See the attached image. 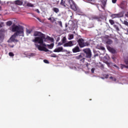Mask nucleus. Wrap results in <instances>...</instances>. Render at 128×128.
Masks as SVG:
<instances>
[{
    "mask_svg": "<svg viewBox=\"0 0 128 128\" xmlns=\"http://www.w3.org/2000/svg\"><path fill=\"white\" fill-rule=\"evenodd\" d=\"M12 32H14L11 36L10 40L13 42H18V40L16 38V36H24V28L21 25H12Z\"/></svg>",
    "mask_w": 128,
    "mask_h": 128,
    "instance_id": "nucleus-1",
    "label": "nucleus"
},
{
    "mask_svg": "<svg viewBox=\"0 0 128 128\" xmlns=\"http://www.w3.org/2000/svg\"><path fill=\"white\" fill-rule=\"evenodd\" d=\"M34 36H38L36 37L34 40H32V42L36 43L38 42L39 41L40 42H42V38H46V35L40 32L36 31L34 34Z\"/></svg>",
    "mask_w": 128,
    "mask_h": 128,
    "instance_id": "nucleus-2",
    "label": "nucleus"
},
{
    "mask_svg": "<svg viewBox=\"0 0 128 128\" xmlns=\"http://www.w3.org/2000/svg\"><path fill=\"white\" fill-rule=\"evenodd\" d=\"M77 42H78L79 46H80L81 48L88 46L90 45V44L88 42H84V40L82 38H79V40H77Z\"/></svg>",
    "mask_w": 128,
    "mask_h": 128,
    "instance_id": "nucleus-3",
    "label": "nucleus"
},
{
    "mask_svg": "<svg viewBox=\"0 0 128 128\" xmlns=\"http://www.w3.org/2000/svg\"><path fill=\"white\" fill-rule=\"evenodd\" d=\"M83 51L86 54V58H92V52L90 49H84Z\"/></svg>",
    "mask_w": 128,
    "mask_h": 128,
    "instance_id": "nucleus-4",
    "label": "nucleus"
},
{
    "mask_svg": "<svg viewBox=\"0 0 128 128\" xmlns=\"http://www.w3.org/2000/svg\"><path fill=\"white\" fill-rule=\"evenodd\" d=\"M128 4L126 1H122L120 2L119 8L123 10H125L127 8Z\"/></svg>",
    "mask_w": 128,
    "mask_h": 128,
    "instance_id": "nucleus-5",
    "label": "nucleus"
},
{
    "mask_svg": "<svg viewBox=\"0 0 128 128\" xmlns=\"http://www.w3.org/2000/svg\"><path fill=\"white\" fill-rule=\"evenodd\" d=\"M36 48L40 51H44L45 52H48L49 51L48 49H47L46 47L42 46L40 45L35 44Z\"/></svg>",
    "mask_w": 128,
    "mask_h": 128,
    "instance_id": "nucleus-6",
    "label": "nucleus"
},
{
    "mask_svg": "<svg viewBox=\"0 0 128 128\" xmlns=\"http://www.w3.org/2000/svg\"><path fill=\"white\" fill-rule=\"evenodd\" d=\"M74 41H70L64 44V47L72 46H74Z\"/></svg>",
    "mask_w": 128,
    "mask_h": 128,
    "instance_id": "nucleus-7",
    "label": "nucleus"
},
{
    "mask_svg": "<svg viewBox=\"0 0 128 128\" xmlns=\"http://www.w3.org/2000/svg\"><path fill=\"white\" fill-rule=\"evenodd\" d=\"M80 52V48L78 46H76L72 49V52L74 53H76Z\"/></svg>",
    "mask_w": 128,
    "mask_h": 128,
    "instance_id": "nucleus-8",
    "label": "nucleus"
},
{
    "mask_svg": "<svg viewBox=\"0 0 128 128\" xmlns=\"http://www.w3.org/2000/svg\"><path fill=\"white\" fill-rule=\"evenodd\" d=\"M14 4L16 6H21L22 5V2L20 0H16L14 2Z\"/></svg>",
    "mask_w": 128,
    "mask_h": 128,
    "instance_id": "nucleus-9",
    "label": "nucleus"
},
{
    "mask_svg": "<svg viewBox=\"0 0 128 128\" xmlns=\"http://www.w3.org/2000/svg\"><path fill=\"white\" fill-rule=\"evenodd\" d=\"M62 50H63L62 47H59V48L54 50V52H63Z\"/></svg>",
    "mask_w": 128,
    "mask_h": 128,
    "instance_id": "nucleus-10",
    "label": "nucleus"
},
{
    "mask_svg": "<svg viewBox=\"0 0 128 128\" xmlns=\"http://www.w3.org/2000/svg\"><path fill=\"white\" fill-rule=\"evenodd\" d=\"M84 56V54L82 53L79 54L78 56H76L75 57V58L78 60H80Z\"/></svg>",
    "mask_w": 128,
    "mask_h": 128,
    "instance_id": "nucleus-11",
    "label": "nucleus"
},
{
    "mask_svg": "<svg viewBox=\"0 0 128 128\" xmlns=\"http://www.w3.org/2000/svg\"><path fill=\"white\" fill-rule=\"evenodd\" d=\"M70 8H72L74 11H76L78 10L76 6L75 3H74L72 5L70 6Z\"/></svg>",
    "mask_w": 128,
    "mask_h": 128,
    "instance_id": "nucleus-12",
    "label": "nucleus"
},
{
    "mask_svg": "<svg viewBox=\"0 0 128 128\" xmlns=\"http://www.w3.org/2000/svg\"><path fill=\"white\" fill-rule=\"evenodd\" d=\"M107 49H108V50H109L112 54H116V50H115V49H114V48H112L110 47L107 48Z\"/></svg>",
    "mask_w": 128,
    "mask_h": 128,
    "instance_id": "nucleus-13",
    "label": "nucleus"
},
{
    "mask_svg": "<svg viewBox=\"0 0 128 128\" xmlns=\"http://www.w3.org/2000/svg\"><path fill=\"white\" fill-rule=\"evenodd\" d=\"M44 39H45V38H42V42H40V41H38V42H36V43H38V44H40V45L43 46H47V45H46V44H44Z\"/></svg>",
    "mask_w": 128,
    "mask_h": 128,
    "instance_id": "nucleus-14",
    "label": "nucleus"
},
{
    "mask_svg": "<svg viewBox=\"0 0 128 128\" xmlns=\"http://www.w3.org/2000/svg\"><path fill=\"white\" fill-rule=\"evenodd\" d=\"M116 15H117V18H122L124 17V12H120L116 14Z\"/></svg>",
    "mask_w": 128,
    "mask_h": 128,
    "instance_id": "nucleus-15",
    "label": "nucleus"
},
{
    "mask_svg": "<svg viewBox=\"0 0 128 128\" xmlns=\"http://www.w3.org/2000/svg\"><path fill=\"white\" fill-rule=\"evenodd\" d=\"M60 4L62 6H64V8H66V0H61V2L60 3Z\"/></svg>",
    "mask_w": 128,
    "mask_h": 128,
    "instance_id": "nucleus-16",
    "label": "nucleus"
},
{
    "mask_svg": "<svg viewBox=\"0 0 128 128\" xmlns=\"http://www.w3.org/2000/svg\"><path fill=\"white\" fill-rule=\"evenodd\" d=\"M52 10H53L54 12H56V14H58V13L59 12H60L59 9H58V8H52Z\"/></svg>",
    "mask_w": 128,
    "mask_h": 128,
    "instance_id": "nucleus-17",
    "label": "nucleus"
},
{
    "mask_svg": "<svg viewBox=\"0 0 128 128\" xmlns=\"http://www.w3.org/2000/svg\"><path fill=\"white\" fill-rule=\"evenodd\" d=\"M93 19L94 20H97L98 22H101L100 18L98 17L97 16H94L93 17Z\"/></svg>",
    "mask_w": 128,
    "mask_h": 128,
    "instance_id": "nucleus-18",
    "label": "nucleus"
},
{
    "mask_svg": "<svg viewBox=\"0 0 128 128\" xmlns=\"http://www.w3.org/2000/svg\"><path fill=\"white\" fill-rule=\"evenodd\" d=\"M54 44H47V46L49 49H52L54 48Z\"/></svg>",
    "mask_w": 128,
    "mask_h": 128,
    "instance_id": "nucleus-19",
    "label": "nucleus"
},
{
    "mask_svg": "<svg viewBox=\"0 0 128 128\" xmlns=\"http://www.w3.org/2000/svg\"><path fill=\"white\" fill-rule=\"evenodd\" d=\"M6 24L7 26H10L12 24V21H8L6 22Z\"/></svg>",
    "mask_w": 128,
    "mask_h": 128,
    "instance_id": "nucleus-20",
    "label": "nucleus"
},
{
    "mask_svg": "<svg viewBox=\"0 0 128 128\" xmlns=\"http://www.w3.org/2000/svg\"><path fill=\"white\" fill-rule=\"evenodd\" d=\"M84 62H85V58L83 57V58L80 60V63L81 64H84Z\"/></svg>",
    "mask_w": 128,
    "mask_h": 128,
    "instance_id": "nucleus-21",
    "label": "nucleus"
},
{
    "mask_svg": "<svg viewBox=\"0 0 128 128\" xmlns=\"http://www.w3.org/2000/svg\"><path fill=\"white\" fill-rule=\"evenodd\" d=\"M68 3L70 5V6L72 5L73 4H75L73 0H69Z\"/></svg>",
    "mask_w": 128,
    "mask_h": 128,
    "instance_id": "nucleus-22",
    "label": "nucleus"
},
{
    "mask_svg": "<svg viewBox=\"0 0 128 128\" xmlns=\"http://www.w3.org/2000/svg\"><path fill=\"white\" fill-rule=\"evenodd\" d=\"M32 32V30L31 29H26V34H30Z\"/></svg>",
    "mask_w": 128,
    "mask_h": 128,
    "instance_id": "nucleus-23",
    "label": "nucleus"
},
{
    "mask_svg": "<svg viewBox=\"0 0 128 128\" xmlns=\"http://www.w3.org/2000/svg\"><path fill=\"white\" fill-rule=\"evenodd\" d=\"M62 44H64L66 43V38L64 36L62 39Z\"/></svg>",
    "mask_w": 128,
    "mask_h": 128,
    "instance_id": "nucleus-24",
    "label": "nucleus"
},
{
    "mask_svg": "<svg viewBox=\"0 0 128 128\" xmlns=\"http://www.w3.org/2000/svg\"><path fill=\"white\" fill-rule=\"evenodd\" d=\"M106 43H107L108 44H110L112 43V41L110 39H108V40L106 42Z\"/></svg>",
    "mask_w": 128,
    "mask_h": 128,
    "instance_id": "nucleus-25",
    "label": "nucleus"
},
{
    "mask_svg": "<svg viewBox=\"0 0 128 128\" xmlns=\"http://www.w3.org/2000/svg\"><path fill=\"white\" fill-rule=\"evenodd\" d=\"M114 28H115L116 29V30L118 32L120 31L119 28L118 27V26L116 24H114Z\"/></svg>",
    "mask_w": 128,
    "mask_h": 128,
    "instance_id": "nucleus-26",
    "label": "nucleus"
},
{
    "mask_svg": "<svg viewBox=\"0 0 128 128\" xmlns=\"http://www.w3.org/2000/svg\"><path fill=\"white\" fill-rule=\"evenodd\" d=\"M27 6H28V7H30V8H33L34 5L28 2L27 4Z\"/></svg>",
    "mask_w": 128,
    "mask_h": 128,
    "instance_id": "nucleus-27",
    "label": "nucleus"
},
{
    "mask_svg": "<svg viewBox=\"0 0 128 128\" xmlns=\"http://www.w3.org/2000/svg\"><path fill=\"white\" fill-rule=\"evenodd\" d=\"M8 55L10 57H14V54L12 52H10Z\"/></svg>",
    "mask_w": 128,
    "mask_h": 128,
    "instance_id": "nucleus-28",
    "label": "nucleus"
},
{
    "mask_svg": "<svg viewBox=\"0 0 128 128\" xmlns=\"http://www.w3.org/2000/svg\"><path fill=\"white\" fill-rule=\"evenodd\" d=\"M112 18L114 19V18H118V16H117V14H112V16H111Z\"/></svg>",
    "mask_w": 128,
    "mask_h": 128,
    "instance_id": "nucleus-29",
    "label": "nucleus"
},
{
    "mask_svg": "<svg viewBox=\"0 0 128 128\" xmlns=\"http://www.w3.org/2000/svg\"><path fill=\"white\" fill-rule=\"evenodd\" d=\"M74 38V36L72 34H69L68 40H70Z\"/></svg>",
    "mask_w": 128,
    "mask_h": 128,
    "instance_id": "nucleus-30",
    "label": "nucleus"
},
{
    "mask_svg": "<svg viewBox=\"0 0 128 128\" xmlns=\"http://www.w3.org/2000/svg\"><path fill=\"white\" fill-rule=\"evenodd\" d=\"M50 56L52 57V58H57V56L55 54H52V55H50Z\"/></svg>",
    "mask_w": 128,
    "mask_h": 128,
    "instance_id": "nucleus-31",
    "label": "nucleus"
},
{
    "mask_svg": "<svg viewBox=\"0 0 128 128\" xmlns=\"http://www.w3.org/2000/svg\"><path fill=\"white\" fill-rule=\"evenodd\" d=\"M109 22L111 25H114V20H109Z\"/></svg>",
    "mask_w": 128,
    "mask_h": 128,
    "instance_id": "nucleus-32",
    "label": "nucleus"
},
{
    "mask_svg": "<svg viewBox=\"0 0 128 128\" xmlns=\"http://www.w3.org/2000/svg\"><path fill=\"white\" fill-rule=\"evenodd\" d=\"M123 24L126 25V26H128V21H126V20H124V22Z\"/></svg>",
    "mask_w": 128,
    "mask_h": 128,
    "instance_id": "nucleus-33",
    "label": "nucleus"
},
{
    "mask_svg": "<svg viewBox=\"0 0 128 128\" xmlns=\"http://www.w3.org/2000/svg\"><path fill=\"white\" fill-rule=\"evenodd\" d=\"M120 66H120L121 69H124V68L126 67V65H124V64H121Z\"/></svg>",
    "mask_w": 128,
    "mask_h": 128,
    "instance_id": "nucleus-34",
    "label": "nucleus"
},
{
    "mask_svg": "<svg viewBox=\"0 0 128 128\" xmlns=\"http://www.w3.org/2000/svg\"><path fill=\"white\" fill-rule=\"evenodd\" d=\"M99 50H105V48L104 47L102 46H100V48H98Z\"/></svg>",
    "mask_w": 128,
    "mask_h": 128,
    "instance_id": "nucleus-35",
    "label": "nucleus"
},
{
    "mask_svg": "<svg viewBox=\"0 0 128 128\" xmlns=\"http://www.w3.org/2000/svg\"><path fill=\"white\" fill-rule=\"evenodd\" d=\"M44 62L45 64H49V62L48 60H44Z\"/></svg>",
    "mask_w": 128,
    "mask_h": 128,
    "instance_id": "nucleus-36",
    "label": "nucleus"
},
{
    "mask_svg": "<svg viewBox=\"0 0 128 128\" xmlns=\"http://www.w3.org/2000/svg\"><path fill=\"white\" fill-rule=\"evenodd\" d=\"M58 24H59L61 27H62V22H61V21H58Z\"/></svg>",
    "mask_w": 128,
    "mask_h": 128,
    "instance_id": "nucleus-37",
    "label": "nucleus"
},
{
    "mask_svg": "<svg viewBox=\"0 0 128 128\" xmlns=\"http://www.w3.org/2000/svg\"><path fill=\"white\" fill-rule=\"evenodd\" d=\"M124 63L126 64H128V59L124 60Z\"/></svg>",
    "mask_w": 128,
    "mask_h": 128,
    "instance_id": "nucleus-38",
    "label": "nucleus"
},
{
    "mask_svg": "<svg viewBox=\"0 0 128 128\" xmlns=\"http://www.w3.org/2000/svg\"><path fill=\"white\" fill-rule=\"evenodd\" d=\"M94 68H92L91 70V72L92 74H94Z\"/></svg>",
    "mask_w": 128,
    "mask_h": 128,
    "instance_id": "nucleus-39",
    "label": "nucleus"
},
{
    "mask_svg": "<svg viewBox=\"0 0 128 128\" xmlns=\"http://www.w3.org/2000/svg\"><path fill=\"white\" fill-rule=\"evenodd\" d=\"M35 11L36 12H37L38 14H40V10H38V9H36V10H35Z\"/></svg>",
    "mask_w": 128,
    "mask_h": 128,
    "instance_id": "nucleus-40",
    "label": "nucleus"
},
{
    "mask_svg": "<svg viewBox=\"0 0 128 128\" xmlns=\"http://www.w3.org/2000/svg\"><path fill=\"white\" fill-rule=\"evenodd\" d=\"M117 0H112V2L114 4H115Z\"/></svg>",
    "mask_w": 128,
    "mask_h": 128,
    "instance_id": "nucleus-41",
    "label": "nucleus"
},
{
    "mask_svg": "<svg viewBox=\"0 0 128 128\" xmlns=\"http://www.w3.org/2000/svg\"><path fill=\"white\" fill-rule=\"evenodd\" d=\"M62 44V42H58V46H60L62 44Z\"/></svg>",
    "mask_w": 128,
    "mask_h": 128,
    "instance_id": "nucleus-42",
    "label": "nucleus"
},
{
    "mask_svg": "<svg viewBox=\"0 0 128 128\" xmlns=\"http://www.w3.org/2000/svg\"><path fill=\"white\" fill-rule=\"evenodd\" d=\"M4 24L3 22H2V23H0V28H2V24Z\"/></svg>",
    "mask_w": 128,
    "mask_h": 128,
    "instance_id": "nucleus-43",
    "label": "nucleus"
},
{
    "mask_svg": "<svg viewBox=\"0 0 128 128\" xmlns=\"http://www.w3.org/2000/svg\"><path fill=\"white\" fill-rule=\"evenodd\" d=\"M60 40V38L58 37L56 40V42H58Z\"/></svg>",
    "mask_w": 128,
    "mask_h": 128,
    "instance_id": "nucleus-44",
    "label": "nucleus"
},
{
    "mask_svg": "<svg viewBox=\"0 0 128 128\" xmlns=\"http://www.w3.org/2000/svg\"><path fill=\"white\" fill-rule=\"evenodd\" d=\"M108 78V74H106V75L105 76V77H104L105 78Z\"/></svg>",
    "mask_w": 128,
    "mask_h": 128,
    "instance_id": "nucleus-45",
    "label": "nucleus"
},
{
    "mask_svg": "<svg viewBox=\"0 0 128 128\" xmlns=\"http://www.w3.org/2000/svg\"><path fill=\"white\" fill-rule=\"evenodd\" d=\"M125 16L128 18V12L125 14Z\"/></svg>",
    "mask_w": 128,
    "mask_h": 128,
    "instance_id": "nucleus-46",
    "label": "nucleus"
},
{
    "mask_svg": "<svg viewBox=\"0 0 128 128\" xmlns=\"http://www.w3.org/2000/svg\"><path fill=\"white\" fill-rule=\"evenodd\" d=\"M98 56V54H95L94 55V58H96V56Z\"/></svg>",
    "mask_w": 128,
    "mask_h": 128,
    "instance_id": "nucleus-47",
    "label": "nucleus"
},
{
    "mask_svg": "<svg viewBox=\"0 0 128 128\" xmlns=\"http://www.w3.org/2000/svg\"><path fill=\"white\" fill-rule=\"evenodd\" d=\"M114 66H115V67H116V68H118V69L120 68L116 64H114Z\"/></svg>",
    "mask_w": 128,
    "mask_h": 128,
    "instance_id": "nucleus-48",
    "label": "nucleus"
},
{
    "mask_svg": "<svg viewBox=\"0 0 128 128\" xmlns=\"http://www.w3.org/2000/svg\"><path fill=\"white\" fill-rule=\"evenodd\" d=\"M48 20H50V21H51V22H52V19L51 18H48Z\"/></svg>",
    "mask_w": 128,
    "mask_h": 128,
    "instance_id": "nucleus-49",
    "label": "nucleus"
},
{
    "mask_svg": "<svg viewBox=\"0 0 128 128\" xmlns=\"http://www.w3.org/2000/svg\"><path fill=\"white\" fill-rule=\"evenodd\" d=\"M100 67L102 68H104V66L103 64H102L100 66Z\"/></svg>",
    "mask_w": 128,
    "mask_h": 128,
    "instance_id": "nucleus-50",
    "label": "nucleus"
},
{
    "mask_svg": "<svg viewBox=\"0 0 128 128\" xmlns=\"http://www.w3.org/2000/svg\"><path fill=\"white\" fill-rule=\"evenodd\" d=\"M112 80L114 82H116V78H113Z\"/></svg>",
    "mask_w": 128,
    "mask_h": 128,
    "instance_id": "nucleus-51",
    "label": "nucleus"
},
{
    "mask_svg": "<svg viewBox=\"0 0 128 128\" xmlns=\"http://www.w3.org/2000/svg\"><path fill=\"white\" fill-rule=\"evenodd\" d=\"M37 20H38L40 22H41V20L40 18H37Z\"/></svg>",
    "mask_w": 128,
    "mask_h": 128,
    "instance_id": "nucleus-52",
    "label": "nucleus"
},
{
    "mask_svg": "<svg viewBox=\"0 0 128 128\" xmlns=\"http://www.w3.org/2000/svg\"><path fill=\"white\" fill-rule=\"evenodd\" d=\"M125 68H128V66L125 65Z\"/></svg>",
    "mask_w": 128,
    "mask_h": 128,
    "instance_id": "nucleus-53",
    "label": "nucleus"
},
{
    "mask_svg": "<svg viewBox=\"0 0 128 128\" xmlns=\"http://www.w3.org/2000/svg\"><path fill=\"white\" fill-rule=\"evenodd\" d=\"M2 37L1 36H0V41L2 40Z\"/></svg>",
    "mask_w": 128,
    "mask_h": 128,
    "instance_id": "nucleus-54",
    "label": "nucleus"
},
{
    "mask_svg": "<svg viewBox=\"0 0 128 128\" xmlns=\"http://www.w3.org/2000/svg\"><path fill=\"white\" fill-rule=\"evenodd\" d=\"M88 63H86V66H87V67H88Z\"/></svg>",
    "mask_w": 128,
    "mask_h": 128,
    "instance_id": "nucleus-55",
    "label": "nucleus"
},
{
    "mask_svg": "<svg viewBox=\"0 0 128 128\" xmlns=\"http://www.w3.org/2000/svg\"><path fill=\"white\" fill-rule=\"evenodd\" d=\"M110 79H111V80H113V79H114V78H113V77L111 76V77H110Z\"/></svg>",
    "mask_w": 128,
    "mask_h": 128,
    "instance_id": "nucleus-56",
    "label": "nucleus"
},
{
    "mask_svg": "<svg viewBox=\"0 0 128 128\" xmlns=\"http://www.w3.org/2000/svg\"><path fill=\"white\" fill-rule=\"evenodd\" d=\"M48 39H49V40H50V38H51L50 37H48Z\"/></svg>",
    "mask_w": 128,
    "mask_h": 128,
    "instance_id": "nucleus-57",
    "label": "nucleus"
},
{
    "mask_svg": "<svg viewBox=\"0 0 128 128\" xmlns=\"http://www.w3.org/2000/svg\"><path fill=\"white\" fill-rule=\"evenodd\" d=\"M93 0H88V1L92 2Z\"/></svg>",
    "mask_w": 128,
    "mask_h": 128,
    "instance_id": "nucleus-58",
    "label": "nucleus"
},
{
    "mask_svg": "<svg viewBox=\"0 0 128 128\" xmlns=\"http://www.w3.org/2000/svg\"><path fill=\"white\" fill-rule=\"evenodd\" d=\"M2 10V8L1 6H0V10Z\"/></svg>",
    "mask_w": 128,
    "mask_h": 128,
    "instance_id": "nucleus-59",
    "label": "nucleus"
},
{
    "mask_svg": "<svg viewBox=\"0 0 128 128\" xmlns=\"http://www.w3.org/2000/svg\"><path fill=\"white\" fill-rule=\"evenodd\" d=\"M127 33H128V30H127Z\"/></svg>",
    "mask_w": 128,
    "mask_h": 128,
    "instance_id": "nucleus-60",
    "label": "nucleus"
},
{
    "mask_svg": "<svg viewBox=\"0 0 128 128\" xmlns=\"http://www.w3.org/2000/svg\"><path fill=\"white\" fill-rule=\"evenodd\" d=\"M14 46H11L10 47H11V48H14Z\"/></svg>",
    "mask_w": 128,
    "mask_h": 128,
    "instance_id": "nucleus-61",
    "label": "nucleus"
},
{
    "mask_svg": "<svg viewBox=\"0 0 128 128\" xmlns=\"http://www.w3.org/2000/svg\"><path fill=\"white\" fill-rule=\"evenodd\" d=\"M102 79H104V78H102Z\"/></svg>",
    "mask_w": 128,
    "mask_h": 128,
    "instance_id": "nucleus-62",
    "label": "nucleus"
}]
</instances>
